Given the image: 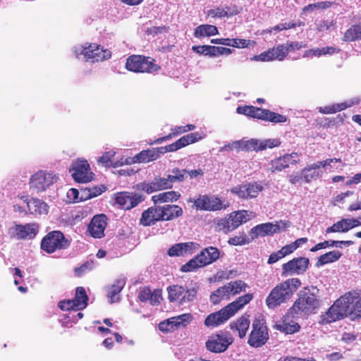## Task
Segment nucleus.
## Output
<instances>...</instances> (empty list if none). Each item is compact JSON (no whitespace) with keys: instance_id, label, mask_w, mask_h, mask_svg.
<instances>
[{"instance_id":"nucleus-1","label":"nucleus","mask_w":361,"mask_h":361,"mask_svg":"<svg viewBox=\"0 0 361 361\" xmlns=\"http://www.w3.org/2000/svg\"><path fill=\"white\" fill-rule=\"evenodd\" d=\"M201 139L198 133H192L175 141L174 142L164 147H159L144 149L140 152L133 157H128L125 159L126 164H132L135 163H148L158 159L161 154L166 152H173L190 144L195 143Z\"/></svg>"},{"instance_id":"nucleus-2","label":"nucleus","mask_w":361,"mask_h":361,"mask_svg":"<svg viewBox=\"0 0 361 361\" xmlns=\"http://www.w3.org/2000/svg\"><path fill=\"white\" fill-rule=\"evenodd\" d=\"M318 292L317 288H312V290L309 287H305L299 292L298 298L288 310V314L292 317L298 318L317 313L320 307Z\"/></svg>"},{"instance_id":"nucleus-3","label":"nucleus","mask_w":361,"mask_h":361,"mask_svg":"<svg viewBox=\"0 0 361 361\" xmlns=\"http://www.w3.org/2000/svg\"><path fill=\"white\" fill-rule=\"evenodd\" d=\"M302 283L298 278L288 279L274 286L265 300L269 309H275L289 300Z\"/></svg>"},{"instance_id":"nucleus-4","label":"nucleus","mask_w":361,"mask_h":361,"mask_svg":"<svg viewBox=\"0 0 361 361\" xmlns=\"http://www.w3.org/2000/svg\"><path fill=\"white\" fill-rule=\"evenodd\" d=\"M220 253L219 250L215 247H208L203 249L196 257L189 260L187 263L182 265L180 271L183 272H190L204 267L216 261L219 257Z\"/></svg>"},{"instance_id":"nucleus-5","label":"nucleus","mask_w":361,"mask_h":361,"mask_svg":"<svg viewBox=\"0 0 361 361\" xmlns=\"http://www.w3.org/2000/svg\"><path fill=\"white\" fill-rule=\"evenodd\" d=\"M253 216V212L247 210H239L231 213L228 216L219 219L215 227L218 232L228 233L245 223Z\"/></svg>"},{"instance_id":"nucleus-6","label":"nucleus","mask_w":361,"mask_h":361,"mask_svg":"<svg viewBox=\"0 0 361 361\" xmlns=\"http://www.w3.org/2000/svg\"><path fill=\"white\" fill-rule=\"evenodd\" d=\"M126 68L131 72L153 73L161 67L154 63V59L143 55H131L126 59Z\"/></svg>"},{"instance_id":"nucleus-7","label":"nucleus","mask_w":361,"mask_h":361,"mask_svg":"<svg viewBox=\"0 0 361 361\" xmlns=\"http://www.w3.org/2000/svg\"><path fill=\"white\" fill-rule=\"evenodd\" d=\"M75 55H83L87 61L92 63L104 61L111 57V51L108 49H104L96 43H85L80 47H75Z\"/></svg>"},{"instance_id":"nucleus-8","label":"nucleus","mask_w":361,"mask_h":361,"mask_svg":"<svg viewBox=\"0 0 361 361\" xmlns=\"http://www.w3.org/2000/svg\"><path fill=\"white\" fill-rule=\"evenodd\" d=\"M350 308L347 293L338 298L328 309L325 314L322 316V324H329L341 320L348 314H350Z\"/></svg>"},{"instance_id":"nucleus-9","label":"nucleus","mask_w":361,"mask_h":361,"mask_svg":"<svg viewBox=\"0 0 361 361\" xmlns=\"http://www.w3.org/2000/svg\"><path fill=\"white\" fill-rule=\"evenodd\" d=\"M70 246V242L60 231L49 232L42 240L40 247L47 253L51 254L57 250H64Z\"/></svg>"},{"instance_id":"nucleus-10","label":"nucleus","mask_w":361,"mask_h":361,"mask_svg":"<svg viewBox=\"0 0 361 361\" xmlns=\"http://www.w3.org/2000/svg\"><path fill=\"white\" fill-rule=\"evenodd\" d=\"M268 340L269 333L266 323L259 319H255L252 324L247 343L250 346L257 348L264 345Z\"/></svg>"},{"instance_id":"nucleus-11","label":"nucleus","mask_w":361,"mask_h":361,"mask_svg":"<svg viewBox=\"0 0 361 361\" xmlns=\"http://www.w3.org/2000/svg\"><path fill=\"white\" fill-rule=\"evenodd\" d=\"M233 342V338L230 334L221 331L213 334L205 343L207 350L214 353L225 352Z\"/></svg>"},{"instance_id":"nucleus-12","label":"nucleus","mask_w":361,"mask_h":361,"mask_svg":"<svg viewBox=\"0 0 361 361\" xmlns=\"http://www.w3.org/2000/svg\"><path fill=\"white\" fill-rule=\"evenodd\" d=\"M168 298L171 302H176L180 305L194 300L197 290L195 288L185 289L179 285H172L167 288Z\"/></svg>"},{"instance_id":"nucleus-13","label":"nucleus","mask_w":361,"mask_h":361,"mask_svg":"<svg viewBox=\"0 0 361 361\" xmlns=\"http://www.w3.org/2000/svg\"><path fill=\"white\" fill-rule=\"evenodd\" d=\"M188 202L193 203L192 207L197 210L214 212L226 207L219 197L207 195H200L197 199L189 198Z\"/></svg>"},{"instance_id":"nucleus-14","label":"nucleus","mask_w":361,"mask_h":361,"mask_svg":"<svg viewBox=\"0 0 361 361\" xmlns=\"http://www.w3.org/2000/svg\"><path fill=\"white\" fill-rule=\"evenodd\" d=\"M72 177L77 183H86L93 180L94 173L90 171V166L87 160H76L73 161L69 169Z\"/></svg>"},{"instance_id":"nucleus-15","label":"nucleus","mask_w":361,"mask_h":361,"mask_svg":"<svg viewBox=\"0 0 361 361\" xmlns=\"http://www.w3.org/2000/svg\"><path fill=\"white\" fill-rule=\"evenodd\" d=\"M56 178L52 173L39 171L31 176L30 188L37 192L44 191L56 180Z\"/></svg>"},{"instance_id":"nucleus-16","label":"nucleus","mask_w":361,"mask_h":361,"mask_svg":"<svg viewBox=\"0 0 361 361\" xmlns=\"http://www.w3.org/2000/svg\"><path fill=\"white\" fill-rule=\"evenodd\" d=\"M300 155L298 152H292L275 158L270 161L269 171L272 173L281 172L288 168L290 165L297 164L300 161L299 157Z\"/></svg>"},{"instance_id":"nucleus-17","label":"nucleus","mask_w":361,"mask_h":361,"mask_svg":"<svg viewBox=\"0 0 361 361\" xmlns=\"http://www.w3.org/2000/svg\"><path fill=\"white\" fill-rule=\"evenodd\" d=\"M263 190L264 186L260 182H251L237 185L232 188L231 191L241 199L248 200L257 197Z\"/></svg>"},{"instance_id":"nucleus-18","label":"nucleus","mask_w":361,"mask_h":361,"mask_svg":"<svg viewBox=\"0 0 361 361\" xmlns=\"http://www.w3.org/2000/svg\"><path fill=\"white\" fill-rule=\"evenodd\" d=\"M310 260L307 257H295L282 265V275L302 274L307 269Z\"/></svg>"},{"instance_id":"nucleus-19","label":"nucleus","mask_w":361,"mask_h":361,"mask_svg":"<svg viewBox=\"0 0 361 361\" xmlns=\"http://www.w3.org/2000/svg\"><path fill=\"white\" fill-rule=\"evenodd\" d=\"M11 231H13L11 237L17 240L33 239L39 232V226L37 223L16 224Z\"/></svg>"},{"instance_id":"nucleus-20","label":"nucleus","mask_w":361,"mask_h":361,"mask_svg":"<svg viewBox=\"0 0 361 361\" xmlns=\"http://www.w3.org/2000/svg\"><path fill=\"white\" fill-rule=\"evenodd\" d=\"M107 217L105 214H97L93 216L88 224L87 231L94 238H102L104 236V230L107 226Z\"/></svg>"},{"instance_id":"nucleus-21","label":"nucleus","mask_w":361,"mask_h":361,"mask_svg":"<svg viewBox=\"0 0 361 361\" xmlns=\"http://www.w3.org/2000/svg\"><path fill=\"white\" fill-rule=\"evenodd\" d=\"M287 56V49L285 44H279L276 47L270 48L267 51L255 56V59L261 61H283Z\"/></svg>"},{"instance_id":"nucleus-22","label":"nucleus","mask_w":361,"mask_h":361,"mask_svg":"<svg viewBox=\"0 0 361 361\" xmlns=\"http://www.w3.org/2000/svg\"><path fill=\"white\" fill-rule=\"evenodd\" d=\"M116 203L123 209H130L142 201L141 195L128 192H121L116 194Z\"/></svg>"},{"instance_id":"nucleus-23","label":"nucleus","mask_w":361,"mask_h":361,"mask_svg":"<svg viewBox=\"0 0 361 361\" xmlns=\"http://www.w3.org/2000/svg\"><path fill=\"white\" fill-rule=\"evenodd\" d=\"M160 221H164L161 206H154L143 211L140 219V224L149 226Z\"/></svg>"},{"instance_id":"nucleus-24","label":"nucleus","mask_w":361,"mask_h":361,"mask_svg":"<svg viewBox=\"0 0 361 361\" xmlns=\"http://www.w3.org/2000/svg\"><path fill=\"white\" fill-rule=\"evenodd\" d=\"M233 315L225 306L220 310L209 314L204 319V325L207 327H216L226 322Z\"/></svg>"},{"instance_id":"nucleus-25","label":"nucleus","mask_w":361,"mask_h":361,"mask_svg":"<svg viewBox=\"0 0 361 361\" xmlns=\"http://www.w3.org/2000/svg\"><path fill=\"white\" fill-rule=\"evenodd\" d=\"M225 147L231 150L236 149L238 152L240 150L245 152L261 151L260 142L254 138L248 140H238Z\"/></svg>"},{"instance_id":"nucleus-26","label":"nucleus","mask_w":361,"mask_h":361,"mask_svg":"<svg viewBox=\"0 0 361 361\" xmlns=\"http://www.w3.org/2000/svg\"><path fill=\"white\" fill-rule=\"evenodd\" d=\"M276 228L272 222L264 223L252 228L250 234L252 235V239L254 240L259 236L272 235L276 233Z\"/></svg>"},{"instance_id":"nucleus-27","label":"nucleus","mask_w":361,"mask_h":361,"mask_svg":"<svg viewBox=\"0 0 361 361\" xmlns=\"http://www.w3.org/2000/svg\"><path fill=\"white\" fill-rule=\"evenodd\" d=\"M349 305L350 308V314L355 315L357 318H361V295L356 290L347 293Z\"/></svg>"},{"instance_id":"nucleus-28","label":"nucleus","mask_w":361,"mask_h":361,"mask_svg":"<svg viewBox=\"0 0 361 361\" xmlns=\"http://www.w3.org/2000/svg\"><path fill=\"white\" fill-rule=\"evenodd\" d=\"M249 315H242L235 321L230 323V328L233 331H237L238 336L243 338L245 336L247 331L250 327Z\"/></svg>"},{"instance_id":"nucleus-29","label":"nucleus","mask_w":361,"mask_h":361,"mask_svg":"<svg viewBox=\"0 0 361 361\" xmlns=\"http://www.w3.org/2000/svg\"><path fill=\"white\" fill-rule=\"evenodd\" d=\"M126 285V280L120 278L115 281V282L108 287L107 297L111 303L118 302L120 298L117 296L123 290Z\"/></svg>"},{"instance_id":"nucleus-30","label":"nucleus","mask_w":361,"mask_h":361,"mask_svg":"<svg viewBox=\"0 0 361 361\" xmlns=\"http://www.w3.org/2000/svg\"><path fill=\"white\" fill-rule=\"evenodd\" d=\"M164 221H171L183 215L182 208L177 204H166L161 207Z\"/></svg>"},{"instance_id":"nucleus-31","label":"nucleus","mask_w":361,"mask_h":361,"mask_svg":"<svg viewBox=\"0 0 361 361\" xmlns=\"http://www.w3.org/2000/svg\"><path fill=\"white\" fill-rule=\"evenodd\" d=\"M354 221H350V219H342L340 221L334 223L332 226L328 227L325 232L326 233H346L350 229L353 228V223Z\"/></svg>"},{"instance_id":"nucleus-32","label":"nucleus","mask_w":361,"mask_h":361,"mask_svg":"<svg viewBox=\"0 0 361 361\" xmlns=\"http://www.w3.org/2000/svg\"><path fill=\"white\" fill-rule=\"evenodd\" d=\"M253 298L252 293H246L239 297L235 301L226 305L231 314L233 316L238 310L242 309L245 305L248 304Z\"/></svg>"},{"instance_id":"nucleus-33","label":"nucleus","mask_w":361,"mask_h":361,"mask_svg":"<svg viewBox=\"0 0 361 361\" xmlns=\"http://www.w3.org/2000/svg\"><path fill=\"white\" fill-rule=\"evenodd\" d=\"M180 197V194L178 192L167 191L153 195L152 200L154 204H157L169 202H176Z\"/></svg>"},{"instance_id":"nucleus-34","label":"nucleus","mask_w":361,"mask_h":361,"mask_svg":"<svg viewBox=\"0 0 361 361\" xmlns=\"http://www.w3.org/2000/svg\"><path fill=\"white\" fill-rule=\"evenodd\" d=\"M361 40V23L352 25L344 32L342 41L351 42Z\"/></svg>"},{"instance_id":"nucleus-35","label":"nucleus","mask_w":361,"mask_h":361,"mask_svg":"<svg viewBox=\"0 0 361 361\" xmlns=\"http://www.w3.org/2000/svg\"><path fill=\"white\" fill-rule=\"evenodd\" d=\"M319 169L316 163L307 165L301 170V174L303 175V181L306 183H310L312 180H316L321 176Z\"/></svg>"},{"instance_id":"nucleus-36","label":"nucleus","mask_w":361,"mask_h":361,"mask_svg":"<svg viewBox=\"0 0 361 361\" xmlns=\"http://www.w3.org/2000/svg\"><path fill=\"white\" fill-rule=\"evenodd\" d=\"M28 210L32 214H42L48 212L49 207L47 204L39 199H32L27 202Z\"/></svg>"},{"instance_id":"nucleus-37","label":"nucleus","mask_w":361,"mask_h":361,"mask_svg":"<svg viewBox=\"0 0 361 361\" xmlns=\"http://www.w3.org/2000/svg\"><path fill=\"white\" fill-rule=\"evenodd\" d=\"M342 256L339 250H332L320 255L316 262V267H319L326 264L338 261Z\"/></svg>"},{"instance_id":"nucleus-38","label":"nucleus","mask_w":361,"mask_h":361,"mask_svg":"<svg viewBox=\"0 0 361 361\" xmlns=\"http://www.w3.org/2000/svg\"><path fill=\"white\" fill-rule=\"evenodd\" d=\"M88 297L83 287H77L75 295L73 301L75 304V310L85 309L87 305Z\"/></svg>"},{"instance_id":"nucleus-39","label":"nucleus","mask_w":361,"mask_h":361,"mask_svg":"<svg viewBox=\"0 0 361 361\" xmlns=\"http://www.w3.org/2000/svg\"><path fill=\"white\" fill-rule=\"evenodd\" d=\"M219 33L216 26L213 25H200L194 30V36L197 38L210 37Z\"/></svg>"},{"instance_id":"nucleus-40","label":"nucleus","mask_w":361,"mask_h":361,"mask_svg":"<svg viewBox=\"0 0 361 361\" xmlns=\"http://www.w3.org/2000/svg\"><path fill=\"white\" fill-rule=\"evenodd\" d=\"M354 243L352 240H325L317 243L316 245L310 249V252H314L319 250L325 249L329 247H342L349 246Z\"/></svg>"},{"instance_id":"nucleus-41","label":"nucleus","mask_w":361,"mask_h":361,"mask_svg":"<svg viewBox=\"0 0 361 361\" xmlns=\"http://www.w3.org/2000/svg\"><path fill=\"white\" fill-rule=\"evenodd\" d=\"M247 287V285L244 281L237 280L224 285L223 289H225L226 294L229 296L230 295H234L240 292L245 291Z\"/></svg>"},{"instance_id":"nucleus-42","label":"nucleus","mask_w":361,"mask_h":361,"mask_svg":"<svg viewBox=\"0 0 361 361\" xmlns=\"http://www.w3.org/2000/svg\"><path fill=\"white\" fill-rule=\"evenodd\" d=\"M192 318L191 314L186 313L171 317L168 319V321L173 329H177L180 326L185 327L191 321Z\"/></svg>"},{"instance_id":"nucleus-43","label":"nucleus","mask_w":361,"mask_h":361,"mask_svg":"<svg viewBox=\"0 0 361 361\" xmlns=\"http://www.w3.org/2000/svg\"><path fill=\"white\" fill-rule=\"evenodd\" d=\"M335 50L336 49L333 47L311 49L304 52L303 57L320 56L322 55L331 54L335 52Z\"/></svg>"},{"instance_id":"nucleus-44","label":"nucleus","mask_w":361,"mask_h":361,"mask_svg":"<svg viewBox=\"0 0 361 361\" xmlns=\"http://www.w3.org/2000/svg\"><path fill=\"white\" fill-rule=\"evenodd\" d=\"M192 245V243L176 244L169 249L168 255L171 257L181 256L183 255V252H186L190 248Z\"/></svg>"},{"instance_id":"nucleus-45","label":"nucleus","mask_w":361,"mask_h":361,"mask_svg":"<svg viewBox=\"0 0 361 361\" xmlns=\"http://www.w3.org/2000/svg\"><path fill=\"white\" fill-rule=\"evenodd\" d=\"M262 120L272 123H285L287 121V118L283 115L264 109Z\"/></svg>"},{"instance_id":"nucleus-46","label":"nucleus","mask_w":361,"mask_h":361,"mask_svg":"<svg viewBox=\"0 0 361 361\" xmlns=\"http://www.w3.org/2000/svg\"><path fill=\"white\" fill-rule=\"evenodd\" d=\"M115 155V152L114 151H109L104 152L98 159L99 163L102 164L103 165L106 166H113V167H117L120 166L118 162L113 163L112 158ZM125 164L124 162H121V165Z\"/></svg>"},{"instance_id":"nucleus-47","label":"nucleus","mask_w":361,"mask_h":361,"mask_svg":"<svg viewBox=\"0 0 361 361\" xmlns=\"http://www.w3.org/2000/svg\"><path fill=\"white\" fill-rule=\"evenodd\" d=\"M229 10V7L226 6V8L215 7L214 8L209 9L206 12L207 16L212 18H222L224 17H228L230 16L228 11Z\"/></svg>"},{"instance_id":"nucleus-48","label":"nucleus","mask_w":361,"mask_h":361,"mask_svg":"<svg viewBox=\"0 0 361 361\" xmlns=\"http://www.w3.org/2000/svg\"><path fill=\"white\" fill-rule=\"evenodd\" d=\"M252 240L254 239H252V236L248 238L245 234H242L230 238L228 243L232 245H243L249 244Z\"/></svg>"},{"instance_id":"nucleus-49","label":"nucleus","mask_w":361,"mask_h":361,"mask_svg":"<svg viewBox=\"0 0 361 361\" xmlns=\"http://www.w3.org/2000/svg\"><path fill=\"white\" fill-rule=\"evenodd\" d=\"M300 326L295 322H283L280 325L279 329L287 334H292L299 331Z\"/></svg>"},{"instance_id":"nucleus-50","label":"nucleus","mask_w":361,"mask_h":361,"mask_svg":"<svg viewBox=\"0 0 361 361\" xmlns=\"http://www.w3.org/2000/svg\"><path fill=\"white\" fill-rule=\"evenodd\" d=\"M223 288L224 286L212 293L210 295V301L214 305L218 304L221 300L228 297L225 289Z\"/></svg>"},{"instance_id":"nucleus-51","label":"nucleus","mask_w":361,"mask_h":361,"mask_svg":"<svg viewBox=\"0 0 361 361\" xmlns=\"http://www.w3.org/2000/svg\"><path fill=\"white\" fill-rule=\"evenodd\" d=\"M93 267L92 261H87L78 267H75L74 269L75 275L78 277H82L86 273L90 272Z\"/></svg>"},{"instance_id":"nucleus-52","label":"nucleus","mask_w":361,"mask_h":361,"mask_svg":"<svg viewBox=\"0 0 361 361\" xmlns=\"http://www.w3.org/2000/svg\"><path fill=\"white\" fill-rule=\"evenodd\" d=\"M139 188L148 194L161 190L155 178L150 183H140Z\"/></svg>"},{"instance_id":"nucleus-53","label":"nucleus","mask_w":361,"mask_h":361,"mask_svg":"<svg viewBox=\"0 0 361 361\" xmlns=\"http://www.w3.org/2000/svg\"><path fill=\"white\" fill-rule=\"evenodd\" d=\"M264 109H261L254 106H249L247 111V116L257 119H263Z\"/></svg>"},{"instance_id":"nucleus-54","label":"nucleus","mask_w":361,"mask_h":361,"mask_svg":"<svg viewBox=\"0 0 361 361\" xmlns=\"http://www.w3.org/2000/svg\"><path fill=\"white\" fill-rule=\"evenodd\" d=\"M233 51V50L230 48L212 46L210 57H214L220 55H229L232 54Z\"/></svg>"},{"instance_id":"nucleus-55","label":"nucleus","mask_w":361,"mask_h":361,"mask_svg":"<svg viewBox=\"0 0 361 361\" xmlns=\"http://www.w3.org/2000/svg\"><path fill=\"white\" fill-rule=\"evenodd\" d=\"M169 27L166 25H161V26H152L150 27H148L145 33L148 35H152L155 36L158 34H162L166 33L169 31Z\"/></svg>"},{"instance_id":"nucleus-56","label":"nucleus","mask_w":361,"mask_h":361,"mask_svg":"<svg viewBox=\"0 0 361 361\" xmlns=\"http://www.w3.org/2000/svg\"><path fill=\"white\" fill-rule=\"evenodd\" d=\"M281 145V141L279 139H268L260 142L261 151L267 148H274L279 147Z\"/></svg>"},{"instance_id":"nucleus-57","label":"nucleus","mask_w":361,"mask_h":361,"mask_svg":"<svg viewBox=\"0 0 361 361\" xmlns=\"http://www.w3.org/2000/svg\"><path fill=\"white\" fill-rule=\"evenodd\" d=\"M231 47L236 48H245L247 47L250 43V39H231ZM252 44H255V41H252Z\"/></svg>"},{"instance_id":"nucleus-58","label":"nucleus","mask_w":361,"mask_h":361,"mask_svg":"<svg viewBox=\"0 0 361 361\" xmlns=\"http://www.w3.org/2000/svg\"><path fill=\"white\" fill-rule=\"evenodd\" d=\"M211 45H199L193 46L192 47V50L195 52L209 56H211Z\"/></svg>"},{"instance_id":"nucleus-59","label":"nucleus","mask_w":361,"mask_h":361,"mask_svg":"<svg viewBox=\"0 0 361 361\" xmlns=\"http://www.w3.org/2000/svg\"><path fill=\"white\" fill-rule=\"evenodd\" d=\"M161 299V290L155 289L152 292L149 301L152 305H158L160 304Z\"/></svg>"},{"instance_id":"nucleus-60","label":"nucleus","mask_w":361,"mask_h":361,"mask_svg":"<svg viewBox=\"0 0 361 361\" xmlns=\"http://www.w3.org/2000/svg\"><path fill=\"white\" fill-rule=\"evenodd\" d=\"M152 293V290L147 286H145L140 289L138 293V298L142 302H146L149 301L150 298V295Z\"/></svg>"},{"instance_id":"nucleus-61","label":"nucleus","mask_w":361,"mask_h":361,"mask_svg":"<svg viewBox=\"0 0 361 361\" xmlns=\"http://www.w3.org/2000/svg\"><path fill=\"white\" fill-rule=\"evenodd\" d=\"M290 224H291L289 221L280 220V221H275V223L274 224V226L278 227V228H276V230H277L276 231V233H277L286 231L287 230V228L290 226Z\"/></svg>"},{"instance_id":"nucleus-62","label":"nucleus","mask_w":361,"mask_h":361,"mask_svg":"<svg viewBox=\"0 0 361 361\" xmlns=\"http://www.w3.org/2000/svg\"><path fill=\"white\" fill-rule=\"evenodd\" d=\"M67 197L69 200V202H80V191L75 188H71L67 192Z\"/></svg>"},{"instance_id":"nucleus-63","label":"nucleus","mask_w":361,"mask_h":361,"mask_svg":"<svg viewBox=\"0 0 361 361\" xmlns=\"http://www.w3.org/2000/svg\"><path fill=\"white\" fill-rule=\"evenodd\" d=\"M171 172L176 177L178 182L183 181L187 174L186 169H179L178 168L173 169Z\"/></svg>"},{"instance_id":"nucleus-64","label":"nucleus","mask_w":361,"mask_h":361,"mask_svg":"<svg viewBox=\"0 0 361 361\" xmlns=\"http://www.w3.org/2000/svg\"><path fill=\"white\" fill-rule=\"evenodd\" d=\"M334 25V23L333 20H331V21L322 20V21H320L319 23L317 25V30L319 32H324L325 30H329Z\"/></svg>"}]
</instances>
